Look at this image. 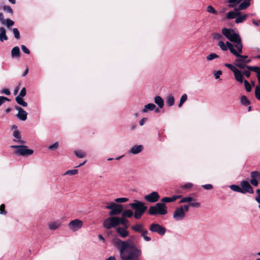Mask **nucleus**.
Returning <instances> with one entry per match:
<instances>
[{
  "instance_id": "1",
  "label": "nucleus",
  "mask_w": 260,
  "mask_h": 260,
  "mask_svg": "<svg viewBox=\"0 0 260 260\" xmlns=\"http://www.w3.org/2000/svg\"><path fill=\"white\" fill-rule=\"evenodd\" d=\"M114 244L119 251L121 260H141V249L129 240L122 241L117 238L114 240Z\"/></svg>"
},
{
  "instance_id": "2",
  "label": "nucleus",
  "mask_w": 260,
  "mask_h": 260,
  "mask_svg": "<svg viewBox=\"0 0 260 260\" xmlns=\"http://www.w3.org/2000/svg\"><path fill=\"white\" fill-rule=\"evenodd\" d=\"M181 195H178L163 198L161 200V202L157 203L154 206H151L149 207L148 213L152 216L157 214L165 215L168 213L167 207L165 203L173 202L177 199L181 198Z\"/></svg>"
},
{
  "instance_id": "3",
  "label": "nucleus",
  "mask_w": 260,
  "mask_h": 260,
  "mask_svg": "<svg viewBox=\"0 0 260 260\" xmlns=\"http://www.w3.org/2000/svg\"><path fill=\"white\" fill-rule=\"evenodd\" d=\"M129 205L135 210L134 217L137 219H140L147 209L144 203L137 200H134V203L129 204Z\"/></svg>"
},
{
  "instance_id": "4",
  "label": "nucleus",
  "mask_w": 260,
  "mask_h": 260,
  "mask_svg": "<svg viewBox=\"0 0 260 260\" xmlns=\"http://www.w3.org/2000/svg\"><path fill=\"white\" fill-rule=\"evenodd\" d=\"M107 209H110L109 214L111 216L117 215L121 213L122 211L123 207L122 205L116 204L113 202H111L109 205L106 206Z\"/></svg>"
},
{
  "instance_id": "5",
  "label": "nucleus",
  "mask_w": 260,
  "mask_h": 260,
  "mask_svg": "<svg viewBox=\"0 0 260 260\" xmlns=\"http://www.w3.org/2000/svg\"><path fill=\"white\" fill-rule=\"evenodd\" d=\"M118 217H111L104 220L103 226L107 229H110L115 228L119 225Z\"/></svg>"
},
{
  "instance_id": "6",
  "label": "nucleus",
  "mask_w": 260,
  "mask_h": 260,
  "mask_svg": "<svg viewBox=\"0 0 260 260\" xmlns=\"http://www.w3.org/2000/svg\"><path fill=\"white\" fill-rule=\"evenodd\" d=\"M149 230L152 233H156L160 236H164L166 232V229L158 223H153L150 225Z\"/></svg>"
},
{
  "instance_id": "7",
  "label": "nucleus",
  "mask_w": 260,
  "mask_h": 260,
  "mask_svg": "<svg viewBox=\"0 0 260 260\" xmlns=\"http://www.w3.org/2000/svg\"><path fill=\"white\" fill-rule=\"evenodd\" d=\"M34 152L33 150L28 149V147L25 145H20L19 149L15 150L14 153L16 155L23 156H27L31 155Z\"/></svg>"
},
{
  "instance_id": "8",
  "label": "nucleus",
  "mask_w": 260,
  "mask_h": 260,
  "mask_svg": "<svg viewBox=\"0 0 260 260\" xmlns=\"http://www.w3.org/2000/svg\"><path fill=\"white\" fill-rule=\"evenodd\" d=\"M185 211L182 207H178L173 213V218L176 221H181L185 217Z\"/></svg>"
},
{
  "instance_id": "9",
  "label": "nucleus",
  "mask_w": 260,
  "mask_h": 260,
  "mask_svg": "<svg viewBox=\"0 0 260 260\" xmlns=\"http://www.w3.org/2000/svg\"><path fill=\"white\" fill-rule=\"evenodd\" d=\"M83 222L78 219L72 220L69 223V228L73 231H77L82 228Z\"/></svg>"
},
{
  "instance_id": "10",
  "label": "nucleus",
  "mask_w": 260,
  "mask_h": 260,
  "mask_svg": "<svg viewBox=\"0 0 260 260\" xmlns=\"http://www.w3.org/2000/svg\"><path fill=\"white\" fill-rule=\"evenodd\" d=\"M250 183L254 186H258V182L260 181V172L257 171H252L250 173Z\"/></svg>"
},
{
  "instance_id": "11",
  "label": "nucleus",
  "mask_w": 260,
  "mask_h": 260,
  "mask_svg": "<svg viewBox=\"0 0 260 260\" xmlns=\"http://www.w3.org/2000/svg\"><path fill=\"white\" fill-rule=\"evenodd\" d=\"M242 193H245L246 192L249 193H253V189L252 186L250 185L249 183L246 180H243L240 183Z\"/></svg>"
},
{
  "instance_id": "12",
  "label": "nucleus",
  "mask_w": 260,
  "mask_h": 260,
  "mask_svg": "<svg viewBox=\"0 0 260 260\" xmlns=\"http://www.w3.org/2000/svg\"><path fill=\"white\" fill-rule=\"evenodd\" d=\"M159 195L156 191H153L151 193L145 196L144 199L150 203H155L159 199Z\"/></svg>"
},
{
  "instance_id": "13",
  "label": "nucleus",
  "mask_w": 260,
  "mask_h": 260,
  "mask_svg": "<svg viewBox=\"0 0 260 260\" xmlns=\"http://www.w3.org/2000/svg\"><path fill=\"white\" fill-rule=\"evenodd\" d=\"M217 45L222 51H226L229 49L232 54H233V52L232 49H235L234 45L229 42H226V43L224 44L222 41H220L218 42Z\"/></svg>"
},
{
  "instance_id": "14",
  "label": "nucleus",
  "mask_w": 260,
  "mask_h": 260,
  "mask_svg": "<svg viewBox=\"0 0 260 260\" xmlns=\"http://www.w3.org/2000/svg\"><path fill=\"white\" fill-rule=\"evenodd\" d=\"M233 52V54L235 56L237 57V58L235 59V62H250V59H247L248 58V56L247 55H242L238 53L237 52L236 49H232Z\"/></svg>"
},
{
  "instance_id": "15",
  "label": "nucleus",
  "mask_w": 260,
  "mask_h": 260,
  "mask_svg": "<svg viewBox=\"0 0 260 260\" xmlns=\"http://www.w3.org/2000/svg\"><path fill=\"white\" fill-rule=\"evenodd\" d=\"M221 32L223 36L229 39L231 38L233 33H234L235 31L232 28L224 27L222 29Z\"/></svg>"
},
{
  "instance_id": "16",
  "label": "nucleus",
  "mask_w": 260,
  "mask_h": 260,
  "mask_svg": "<svg viewBox=\"0 0 260 260\" xmlns=\"http://www.w3.org/2000/svg\"><path fill=\"white\" fill-rule=\"evenodd\" d=\"M126 228L119 227L116 229L117 233L122 238H125L128 235V232Z\"/></svg>"
},
{
  "instance_id": "17",
  "label": "nucleus",
  "mask_w": 260,
  "mask_h": 260,
  "mask_svg": "<svg viewBox=\"0 0 260 260\" xmlns=\"http://www.w3.org/2000/svg\"><path fill=\"white\" fill-rule=\"evenodd\" d=\"M13 136L16 139L13 140L14 142L19 143L22 144H24L25 143V141L21 140V137L20 135V133L19 131L15 130V131H14L13 133Z\"/></svg>"
},
{
  "instance_id": "18",
  "label": "nucleus",
  "mask_w": 260,
  "mask_h": 260,
  "mask_svg": "<svg viewBox=\"0 0 260 260\" xmlns=\"http://www.w3.org/2000/svg\"><path fill=\"white\" fill-rule=\"evenodd\" d=\"M143 149V146L141 145H135L129 151L130 153L137 154L140 153Z\"/></svg>"
},
{
  "instance_id": "19",
  "label": "nucleus",
  "mask_w": 260,
  "mask_h": 260,
  "mask_svg": "<svg viewBox=\"0 0 260 260\" xmlns=\"http://www.w3.org/2000/svg\"><path fill=\"white\" fill-rule=\"evenodd\" d=\"M235 79L239 82L242 83L243 82L242 72L238 69L234 72Z\"/></svg>"
},
{
  "instance_id": "20",
  "label": "nucleus",
  "mask_w": 260,
  "mask_h": 260,
  "mask_svg": "<svg viewBox=\"0 0 260 260\" xmlns=\"http://www.w3.org/2000/svg\"><path fill=\"white\" fill-rule=\"evenodd\" d=\"M154 101L156 105H157L158 107L160 109H161L163 108V107L164 106V101L161 96H160L159 95L156 96L154 98Z\"/></svg>"
},
{
  "instance_id": "21",
  "label": "nucleus",
  "mask_w": 260,
  "mask_h": 260,
  "mask_svg": "<svg viewBox=\"0 0 260 260\" xmlns=\"http://www.w3.org/2000/svg\"><path fill=\"white\" fill-rule=\"evenodd\" d=\"M228 40L232 42L235 43L236 44L242 42L239 35L235 32L233 33L231 38L229 39Z\"/></svg>"
},
{
  "instance_id": "22",
  "label": "nucleus",
  "mask_w": 260,
  "mask_h": 260,
  "mask_svg": "<svg viewBox=\"0 0 260 260\" xmlns=\"http://www.w3.org/2000/svg\"><path fill=\"white\" fill-rule=\"evenodd\" d=\"M248 69L256 73L258 81L260 82V68L256 66H250L248 67Z\"/></svg>"
},
{
  "instance_id": "23",
  "label": "nucleus",
  "mask_w": 260,
  "mask_h": 260,
  "mask_svg": "<svg viewBox=\"0 0 260 260\" xmlns=\"http://www.w3.org/2000/svg\"><path fill=\"white\" fill-rule=\"evenodd\" d=\"M156 108V106L153 103H149L144 106V107L142 110V112L146 113L148 111H153Z\"/></svg>"
},
{
  "instance_id": "24",
  "label": "nucleus",
  "mask_w": 260,
  "mask_h": 260,
  "mask_svg": "<svg viewBox=\"0 0 260 260\" xmlns=\"http://www.w3.org/2000/svg\"><path fill=\"white\" fill-rule=\"evenodd\" d=\"M27 113L24 111L23 109H22L17 114V117L18 119L21 120L25 121L27 119Z\"/></svg>"
},
{
  "instance_id": "25",
  "label": "nucleus",
  "mask_w": 260,
  "mask_h": 260,
  "mask_svg": "<svg viewBox=\"0 0 260 260\" xmlns=\"http://www.w3.org/2000/svg\"><path fill=\"white\" fill-rule=\"evenodd\" d=\"M131 229L135 232L141 233L144 230L143 225L140 223L136 224L131 226Z\"/></svg>"
},
{
  "instance_id": "26",
  "label": "nucleus",
  "mask_w": 260,
  "mask_h": 260,
  "mask_svg": "<svg viewBox=\"0 0 260 260\" xmlns=\"http://www.w3.org/2000/svg\"><path fill=\"white\" fill-rule=\"evenodd\" d=\"M8 40V37L6 35V29L3 27H0V41L4 42Z\"/></svg>"
},
{
  "instance_id": "27",
  "label": "nucleus",
  "mask_w": 260,
  "mask_h": 260,
  "mask_svg": "<svg viewBox=\"0 0 260 260\" xmlns=\"http://www.w3.org/2000/svg\"><path fill=\"white\" fill-rule=\"evenodd\" d=\"M20 56V49L18 46L14 47L11 50V57L12 58Z\"/></svg>"
},
{
  "instance_id": "28",
  "label": "nucleus",
  "mask_w": 260,
  "mask_h": 260,
  "mask_svg": "<svg viewBox=\"0 0 260 260\" xmlns=\"http://www.w3.org/2000/svg\"><path fill=\"white\" fill-rule=\"evenodd\" d=\"M240 14V12L239 11H230L226 14V18L228 19H232L236 18L237 16Z\"/></svg>"
},
{
  "instance_id": "29",
  "label": "nucleus",
  "mask_w": 260,
  "mask_h": 260,
  "mask_svg": "<svg viewBox=\"0 0 260 260\" xmlns=\"http://www.w3.org/2000/svg\"><path fill=\"white\" fill-rule=\"evenodd\" d=\"M247 17L248 15L247 14H239L236 17V19L235 20L236 23H240L243 22L247 19Z\"/></svg>"
},
{
  "instance_id": "30",
  "label": "nucleus",
  "mask_w": 260,
  "mask_h": 260,
  "mask_svg": "<svg viewBox=\"0 0 260 260\" xmlns=\"http://www.w3.org/2000/svg\"><path fill=\"white\" fill-rule=\"evenodd\" d=\"M61 224L58 221L51 222L48 224L49 229L50 230H55L60 227Z\"/></svg>"
},
{
  "instance_id": "31",
  "label": "nucleus",
  "mask_w": 260,
  "mask_h": 260,
  "mask_svg": "<svg viewBox=\"0 0 260 260\" xmlns=\"http://www.w3.org/2000/svg\"><path fill=\"white\" fill-rule=\"evenodd\" d=\"M118 222L119 224H122L125 226V228H127L129 225V221L127 219L123 217H118Z\"/></svg>"
},
{
  "instance_id": "32",
  "label": "nucleus",
  "mask_w": 260,
  "mask_h": 260,
  "mask_svg": "<svg viewBox=\"0 0 260 260\" xmlns=\"http://www.w3.org/2000/svg\"><path fill=\"white\" fill-rule=\"evenodd\" d=\"M175 100L174 98L172 95H169L167 96L166 99V103L169 106L171 107L174 105Z\"/></svg>"
},
{
  "instance_id": "33",
  "label": "nucleus",
  "mask_w": 260,
  "mask_h": 260,
  "mask_svg": "<svg viewBox=\"0 0 260 260\" xmlns=\"http://www.w3.org/2000/svg\"><path fill=\"white\" fill-rule=\"evenodd\" d=\"M15 100L16 102L20 105L26 107L27 106V104L26 102H25L23 99V98H20L19 96H16L15 98Z\"/></svg>"
},
{
  "instance_id": "34",
  "label": "nucleus",
  "mask_w": 260,
  "mask_h": 260,
  "mask_svg": "<svg viewBox=\"0 0 260 260\" xmlns=\"http://www.w3.org/2000/svg\"><path fill=\"white\" fill-rule=\"evenodd\" d=\"M140 234L141 236L144 238L145 241L149 242L151 240V238L150 237L147 236L148 232L146 229H144Z\"/></svg>"
},
{
  "instance_id": "35",
  "label": "nucleus",
  "mask_w": 260,
  "mask_h": 260,
  "mask_svg": "<svg viewBox=\"0 0 260 260\" xmlns=\"http://www.w3.org/2000/svg\"><path fill=\"white\" fill-rule=\"evenodd\" d=\"M194 200H195L191 197H185L181 199V200L179 202V203H190Z\"/></svg>"
},
{
  "instance_id": "36",
  "label": "nucleus",
  "mask_w": 260,
  "mask_h": 260,
  "mask_svg": "<svg viewBox=\"0 0 260 260\" xmlns=\"http://www.w3.org/2000/svg\"><path fill=\"white\" fill-rule=\"evenodd\" d=\"M248 62H236L235 66L237 67L238 68L241 69H244L245 68H247L248 69V67H250L249 66H247L246 64Z\"/></svg>"
},
{
  "instance_id": "37",
  "label": "nucleus",
  "mask_w": 260,
  "mask_h": 260,
  "mask_svg": "<svg viewBox=\"0 0 260 260\" xmlns=\"http://www.w3.org/2000/svg\"><path fill=\"white\" fill-rule=\"evenodd\" d=\"M241 104L243 106H247L250 104V101L247 99V97L245 95H242L240 99Z\"/></svg>"
},
{
  "instance_id": "38",
  "label": "nucleus",
  "mask_w": 260,
  "mask_h": 260,
  "mask_svg": "<svg viewBox=\"0 0 260 260\" xmlns=\"http://www.w3.org/2000/svg\"><path fill=\"white\" fill-rule=\"evenodd\" d=\"M219 56L215 53H211L206 56V59L208 61H211L214 59L218 58Z\"/></svg>"
},
{
  "instance_id": "39",
  "label": "nucleus",
  "mask_w": 260,
  "mask_h": 260,
  "mask_svg": "<svg viewBox=\"0 0 260 260\" xmlns=\"http://www.w3.org/2000/svg\"><path fill=\"white\" fill-rule=\"evenodd\" d=\"M133 214L134 213L132 210H129V209H127V210H124L122 212V215L123 217H126L128 218H130L133 215Z\"/></svg>"
},
{
  "instance_id": "40",
  "label": "nucleus",
  "mask_w": 260,
  "mask_h": 260,
  "mask_svg": "<svg viewBox=\"0 0 260 260\" xmlns=\"http://www.w3.org/2000/svg\"><path fill=\"white\" fill-rule=\"evenodd\" d=\"M230 188L234 191L242 193V189L238 185H230Z\"/></svg>"
},
{
  "instance_id": "41",
  "label": "nucleus",
  "mask_w": 260,
  "mask_h": 260,
  "mask_svg": "<svg viewBox=\"0 0 260 260\" xmlns=\"http://www.w3.org/2000/svg\"><path fill=\"white\" fill-rule=\"evenodd\" d=\"M255 96L258 100L260 101V82H258V85L255 87Z\"/></svg>"
},
{
  "instance_id": "42",
  "label": "nucleus",
  "mask_w": 260,
  "mask_h": 260,
  "mask_svg": "<svg viewBox=\"0 0 260 260\" xmlns=\"http://www.w3.org/2000/svg\"><path fill=\"white\" fill-rule=\"evenodd\" d=\"M187 99V96L186 94H185V93L183 94L180 98V103L178 104V107L179 108L181 107L182 105L184 104V103H185Z\"/></svg>"
},
{
  "instance_id": "43",
  "label": "nucleus",
  "mask_w": 260,
  "mask_h": 260,
  "mask_svg": "<svg viewBox=\"0 0 260 260\" xmlns=\"http://www.w3.org/2000/svg\"><path fill=\"white\" fill-rule=\"evenodd\" d=\"M235 47L237 48V52H238L240 54L242 53V49H243V44L242 42H240L238 43H237L235 45Z\"/></svg>"
},
{
  "instance_id": "44",
  "label": "nucleus",
  "mask_w": 260,
  "mask_h": 260,
  "mask_svg": "<svg viewBox=\"0 0 260 260\" xmlns=\"http://www.w3.org/2000/svg\"><path fill=\"white\" fill-rule=\"evenodd\" d=\"M241 0H228V2L230 3L229 7L231 8L235 7L238 4Z\"/></svg>"
},
{
  "instance_id": "45",
  "label": "nucleus",
  "mask_w": 260,
  "mask_h": 260,
  "mask_svg": "<svg viewBox=\"0 0 260 260\" xmlns=\"http://www.w3.org/2000/svg\"><path fill=\"white\" fill-rule=\"evenodd\" d=\"M212 39L215 40H220L222 38V35L217 32H213L212 34Z\"/></svg>"
},
{
  "instance_id": "46",
  "label": "nucleus",
  "mask_w": 260,
  "mask_h": 260,
  "mask_svg": "<svg viewBox=\"0 0 260 260\" xmlns=\"http://www.w3.org/2000/svg\"><path fill=\"white\" fill-rule=\"evenodd\" d=\"M78 172V170H76V169L70 170L66 171L64 173L63 175H75V174H77Z\"/></svg>"
},
{
  "instance_id": "47",
  "label": "nucleus",
  "mask_w": 260,
  "mask_h": 260,
  "mask_svg": "<svg viewBox=\"0 0 260 260\" xmlns=\"http://www.w3.org/2000/svg\"><path fill=\"white\" fill-rule=\"evenodd\" d=\"M192 187V184L191 183H187L181 186V188L183 190H186L191 188Z\"/></svg>"
},
{
  "instance_id": "48",
  "label": "nucleus",
  "mask_w": 260,
  "mask_h": 260,
  "mask_svg": "<svg viewBox=\"0 0 260 260\" xmlns=\"http://www.w3.org/2000/svg\"><path fill=\"white\" fill-rule=\"evenodd\" d=\"M13 32L14 35V37L17 40L19 39L20 36L18 29L17 28H14L13 29Z\"/></svg>"
},
{
  "instance_id": "49",
  "label": "nucleus",
  "mask_w": 260,
  "mask_h": 260,
  "mask_svg": "<svg viewBox=\"0 0 260 260\" xmlns=\"http://www.w3.org/2000/svg\"><path fill=\"white\" fill-rule=\"evenodd\" d=\"M245 89L247 92H250L251 90V86L247 80L244 81Z\"/></svg>"
},
{
  "instance_id": "50",
  "label": "nucleus",
  "mask_w": 260,
  "mask_h": 260,
  "mask_svg": "<svg viewBox=\"0 0 260 260\" xmlns=\"http://www.w3.org/2000/svg\"><path fill=\"white\" fill-rule=\"evenodd\" d=\"M224 66L228 68L229 69H230L233 73L235 72L236 70L238 69L236 68V67L234 66H233L232 64L230 63H225Z\"/></svg>"
},
{
  "instance_id": "51",
  "label": "nucleus",
  "mask_w": 260,
  "mask_h": 260,
  "mask_svg": "<svg viewBox=\"0 0 260 260\" xmlns=\"http://www.w3.org/2000/svg\"><path fill=\"white\" fill-rule=\"evenodd\" d=\"M207 11L213 14H216L217 13V11L211 6H209L207 7Z\"/></svg>"
},
{
  "instance_id": "52",
  "label": "nucleus",
  "mask_w": 260,
  "mask_h": 260,
  "mask_svg": "<svg viewBox=\"0 0 260 260\" xmlns=\"http://www.w3.org/2000/svg\"><path fill=\"white\" fill-rule=\"evenodd\" d=\"M3 10L4 11L7 12V13H9L11 14L13 13V11L12 9L9 6L5 5L3 7Z\"/></svg>"
},
{
  "instance_id": "53",
  "label": "nucleus",
  "mask_w": 260,
  "mask_h": 260,
  "mask_svg": "<svg viewBox=\"0 0 260 260\" xmlns=\"http://www.w3.org/2000/svg\"><path fill=\"white\" fill-rule=\"evenodd\" d=\"M128 199L126 198H117L115 200V201L116 203H125L128 201Z\"/></svg>"
},
{
  "instance_id": "54",
  "label": "nucleus",
  "mask_w": 260,
  "mask_h": 260,
  "mask_svg": "<svg viewBox=\"0 0 260 260\" xmlns=\"http://www.w3.org/2000/svg\"><path fill=\"white\" fill-rule=\"evenodd\" d=\"M74 153L79 158H83L85 156V154L81 151H75Z\"/></svg>"
},
{
  "instance_id": "55",
  "label": "nucleus",
  "mask_w": 260,
  "mask_h": 260,
  "mask_svg": "<svg viewBox=\"0 0 260 260\" xmlns=\"http://www.w3.org/2000/svg\"><path fill=\"white\" fill-rule=\"evenodd\" d=\"M26 94V90L25 87L22 88L21 90L19 95L17 96H19L20 98H23Z\"/></svg>"
},
{
  "instance_id": "56",
  "label": "nucleus",
  "mask_w": 260,
  "mask_h": 260,
  "mask_svg": "<svg viewBox=\"0 0 260 260\" xmlns=\"http://www.w3.org/2000/svg\"><path fill=\"white\" fill-rule=\"evenodd\" d=\"M256 192L257 194V195L255 198V199L256 201L259 204L258 206H260V189H257L256 190Z\"/></svg>"
},
{
  "instance_id": "57",
  "label": "nucleus",
  "mask_w": 260,
  "mask_h": 260,
  "mask_svg": "<svg viewBox=\"0 0 260 260\" xmlns=\"http://www.w3.org/2000/svg\"><path fill=\"white\" fill-rule=\"evenodd\" d=\"M189 205L194 208H199L201 206L200 203L197 202H191L189 203Z\"/></svg>"
},
{
  "instance_id": "58",
  "label": "nucleus",
  "mask_w": 260,
  "mask_h": 260,
  "mask_svg": "<svg viewBox=\"0 0 260 260\" xmlns=\"http://www.w3.org/2000/svg\"><path fill=\"white\" fill-rule=\"evenodd\" d=\"M14 24V22L12 20L9 18L6 19V25L8 27L13 26Z\"/></svg>"
},
{
  "instance_id": "59",
  "label": "nucleus",
  "mask_w": 260,
  "mask_h": 260,
  "mask_svg": "<svg viewBox=\"0 0 260 260\" xmlns=\"http://www.w3.org/2000/svg\"><path fill=\"white\" fill-rule=\"evenodd\" d=\"M21 49L23 51V52L27 54H30V51L24 45H22L21 46Z\"/></svg>"
},
{
  "instance_id": "60",
  "label": "nucleus",
  "mask_w": 260,
  "mask_h": 260,
  "mask_svg": "<svg viewBox=\"0 0 260 260\" xmlns=\"http://www.w3.org/2000/svg\"><path fill=\"white\" fill-rule=\"evenodd\" d=\"M5 206L4 204H3L0 206V214H6L7 212L5 210Z\"/></svg>"
},
{
  "instance_id": "61",
  "label": "nucleus",
  "mask_w": 260,
  "mask_h": 260,
  "mask_svg": "<svg viewBox=\"0 0 260 260\" xmlns=\"http://www.w3.org/2000/svg\"><path fill=\"white\" fill-rule=\"evenodd\" d=\"M58 145H59L58 142H56L54 143L53 144L50 145L49 146L48 148H49V149H50V150L56 149L58 147Z\"/></svg>"
},
{
  "instance_id": "62",
  "label": "nucleus",
  "mask_w": 260,
  "mask_h": 260,
  "mask_svg": "<svg viewBox=\"0 0 260 260\" xmlns=\"http://www.w3.org/2000/svg\"><path fill=\"white\" fill-rule=\"evenodd\" d=\"M250 71L251 70H245L243 72H242V75H245L247 78H249L250 76Z\"/></svg>"
},
{
  "instance_id": "63",
  "label": "nucleus",
  "mask_w": 260,
  "mask_h": 260,
  "mask_svg": "<svg viewBox=\"0 0 260 260\" xmlns=\"http://www.w3.org/2000/svg\"><path fill=\"white\" fill-rule=\"evenodd\" d=\"M204 189L207 190H210L213 188V186L210 184H207L205 185H203L202 186Z\"/></svg>"
},
{
  "instance_id": "64",
  "label": "nucleus",
  "mask_w": 260,
  "mask_h": 260,
  "mask_svg": "<svg viewBox=\"0 0 260 260\" xmlns=\"http://www.w3.org/2000/svg\"><path fill=\"white\" fill-rule=\"evenodd\" d=\"M1 92L7 95H9L11 94L10 90H9V89L7 88L3 89V90H2Z\"/></svg>"
}]
</instances>
